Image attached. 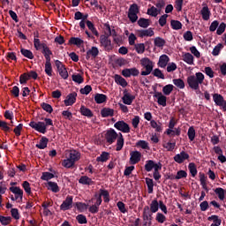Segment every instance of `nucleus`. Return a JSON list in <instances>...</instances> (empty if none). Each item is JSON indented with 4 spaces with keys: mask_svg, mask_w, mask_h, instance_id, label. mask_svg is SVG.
<instances>
[{
    "mask_svg": "<svg viewBox=\"0 0 226 226\" xmlns=\"http://www.w3.org/2000/svg\"><path fill=\"white\" fill-rule=\"evenodd\" d=\"M105 139L108 144H114V142H116L117 139L116 151H121L124 146V139L123 138V134L121 132L117 134L114 129H109L107 131L105 134Z\"/></svg>",
    "mask_w": 226,
    "mask_h": 226,
    "instance_id": "nucleus-1",
    "label": "nucleus"
},
{
    "mask_svg": "<svg viewBox=\"0 0 226 226\" xmlns=\"http://www.w3.org/2000/svg\"><path fill=\"white\" fill-rule=\"evenodd\" d=\"M204 83V74L202 72H196L195 75H191L187 78V84L191 89L197 91L199 85Z\"/></svg>",
    "mask_w": 226,
    "mask_h": 226,
    "instance_id": "nucleus-2",
    "label": "nucleus"
},
{
    "mask_svg": "<svg viewBox=\"0 0 226 226\" xmlns=\"http://www.w3.org/2000/svg\"><path fill=\"white\" fill-rule=\"evenodd\" d=\"M44 122H34L32 121L29 124V126L35 130L36 132H39V133H47V127L48 126H54V123L52 122V119L50 118H45Z\"/></svg>",
    "mask_w": 226,
    "mask_h": 226,
    "instance_id": "nucleus-3",
    "label": "nucleus"
},
{
    "mask_svg": "<svg viewBox=\"0 0 226 226\" xmlns=\"http://www.w3.org/2000/svg\"><path fill=\"white\" fill-rule=\"evenodd\" d=\"M140 64L143 68H145V71L141 72V75L144 77L147 75H151V72H153V68H154V64H153V61H151L147 57H145L140 60Z\"/></svg>",
    "mask_w": 226,
    "mask_h": 226,
    "instance_id": "nucleus-4",
    "label": "nucleus"
},
{
    "mask_svg": "<svg viewBox=\"0 0 226 226\" xmlns=\"http://www.w3.org/2000/svg\"><path fill=\"white\" fill-rule=\"evenodd\" d=\"M9 190L12 193H14V197L11 196V200H18V202H21L22 197H24V191H22V189H20V187H17V186H11V187H10Z\"/></svg>",
    "mask_w": 226,
    "mask_h": 226,
    "instance_id": "nucleus-5",
    "label": "nucleus"
},
{
    "mask_svg": "<svg viewBox=\"0 0 226 226\" xmlns=\"http://www.w3.org/2000/svg\"><path fill=\"white\" fill-rule=\"evenodd\" d=\"M137 13H139V5H137V4H133L130 6L128 11V19L131 22L134 23L138 20L139 16H137Z\"/></svg>",
    "mask_w": 226,
    "mask_h": 226,
    "instance_id": "nucleus-6",
    "label": "nucleus"
},
{
    "mask_svg": "<svg viewBox=\"0 0 226 226\" xmlns=\"http://www.w3.org/2000/svg\"><path fill=\"white\" fill-rule=\"evenodd\" d=\"M213 100L217 107H222V110L226 112V101L223 100V96L219 94H213Z\"/></svg>",
    "mask_w": 226,
    "mask_h": 226,
    "instance_id": "nucleus-7",
    "label": "nucleus"
},
{
    "mask_svg": "<svg viewBox=\"0 0 226 226\" xmlns=\"http://www.w3.org/2000/svg\"><path fill=\"white\" fill-rule=\"evenodd\" d=\"M140 72L136 67L130 68V69H124L122 71L123 77H125V79H128L130 77H139V74Z\"/></svg>",
    "mask_w": 226,
    "mask_h": 226,
    "instance_id": "nucleus-8",
    "label": "nucleus"
},
{
    "mask_svg": "<svg viewBox=\"0 0 226 226\" xmlns=\"http://www.w3.org/2000/svg\"><path fill=\"white\" fill-rule=\"evenodd\" d=\"M55 64L58 70L59 75L62 77V79H68V71H66V67L61 63L59 60H56Z\"/></svg>",
    "mask_w": 226,
    "mask_h": 226,
    "instance_id": "nucleus-9",
    "label": "nucleus"
},
{
    "mask_svg": "<svg viewBox=\"0 0 226 226\" xmlns=\"http://www.w3.org/2000/svg\"><path fill=\"white\" fill-rule=\"evenodd\" d=\"M114 126L123 133H130V125L123 120L115 123Z\"/></svg>",
    "mask_w": 226,
    "mask_h": 226,
    "instance_id": "nucleus-10",
    "label": "nucleus"
},
{
    "mask_svg": "<svg viewBox=\"0 0 226 226\" xmlns=\"http://www.w3.org/2000/svg\"><path fill=\"white\" fill-rule=\"evenodd\" d=\"M100 41L105 50H112V41L109 39V36L101 35Z\"/></svg>",
    "mask_w": 226,
    "mask_h": 226,
    "instance_id": "nucleus-11",
    "label": "nucleus"
},
{
    "mask_svg": "<svg viewBox=\"0 0 226 226\" xmlns=\"http://www.w3.org/2000/svg\"><path fill=\"white\" fill-rule=\"evenodd\" d=\"M122 100L124 105H132V103H133V100H135V96L125 89L124 90V96L122 97Z\"/></svg>",
    "mask_w": 226,
    "mask_h": 226,
    "instance_id": "nucleus-12",
    "label": "nucleus"
},
{
    "mask_svg": "<svg viewBox=\"0 0 226 226\" xmlns=\"http://www.w3.org/2000/svg\"><path fill=\"white\" fill-rule=\"evenodd\" d=\"M66 158L72 160V162H79L80 160V153L77 152V150L67 151L65 154Z\"/></svg>",
    "mask_w": 226,
    "mask_h": 226,
    "instance_id": "nucleus-13",
    "label": "nucleus"
},
{
    "mask_svg": "<svg viewBox=\"0 0 226 226\" xmlns=\"http://www.w3.org/2000/svg\"><path fill=\"white\" fill-rule=\"evenodd\" d=\"M72 204H73V197L67 196L65 200H64L62 205L60 206V209L62 211H68V209H71Z\"/></svg>",
    "mask_w": 226,
    "mask_h": 226,
    "instance_id": "nucleus-14",
    "label": "nucleus"
},
{
    "mask_svg": "<svg viewBox=\"0 0 226 226\" xmlns=\"http://www.w3.org/2000/svg\"><path fill=\"white\" fill-rule=\"evenodd\" d=\"M130 162L132 163V165H136V163H139V162H140V159L142 158V154L139 151H132L130 153Z\"/></svg>",
    "mask_w": 226,
    "mask_h": 226,
    "instance_id": "nucleus-15",
    "label": "nucleus"
},
{
    "mask_svg": "<svg viewBox=\"0 0 226 226\" xmlns=\"http://www.w3.org/2000/svg\"><path fill=\"white\" fill-rule=\"evenodd\" d=\"M100 54V50H98V48L96 47H92L90 49H88L87 51V56L86 59L87 61H89V59H95V57L98 56V55Z\"/></svg>",
    "mask_w": 226,
    "mask_h": 226,
    "instance_id": "nucleus-16",
    "label": "nucleus"
},
{
    "mask_svg": "<svg viewBox=\"0 0 226 226\" xmlns=\"http://www.w3.org/2000/svg\"><path fill=\"white\" fill-rule=\"evenodd\" d=\"M77 102V93L73 92L69 94L66 96V99L64 101L65 107H69L70 105H73Z\"/></svg>",
    "mask_w": 226,
    "mask_h": 226,
    "instance_id": "nucleus-17",
    "label": "nucleus"
},
{
    "mask_svg": "<svg viewBox=\"0 0 226 226\" xmlns=\"http://www.w3.org/2000/svg\"><path fill=\"white\" fill-rule=\"evenodd\" d=\"M190 158V154H188V153L182 151L180 154H176L174 156V161L177 163H183V162H185V160H188Z\"/></svg>",
    "mask_w": 226,
    "mask_h": 226,
    "instance_id": "nucleus-18",
    "label": "nucleus"
},
{
    "mask_svg": "<svg viewBox=\"0 0 226 226\" xmlns=\"http://www.w3.org/2000/svg\"><path fill=\"white\" fill-rule=\"evenodd\" d=\"M162 165V163H155L154 161L153 160H148L146 162V164H145V170L147 172H151V170H156V167H160Z\"/></svg>",
    "mask_w": 226,
    "mask_h": 226,
    "instance_id": "nucleus-19",
    "label": "nucleus"
},
{
    "mask_svg": "<svg viewBox=\"0 0 226 226\" xmlns=\"http://www.w3.org/2000/svg\"><path fill=\"white\" fill-rule=\"evenodd\" d=\"M138 36L139 38H144L146 36H154V31H153V28H148L145 30H138L137 31Z\"/></svg>",
    "mask_w": 226,
    "mask_h": 226,
    "instance_id": "nucleus-20",
    "label": "nucleus"
},
{
    "mask_svg": "<svg viewBox=\"0 0 226 226\" xmlns=\"http://www.w3.org/2000/svg\"><path fill=\"white\" fill-rule=\"evenodd\" d=\"M169 61H170V58L169 57V56L167 55H162L159 57V61H158V66L160 68H165L167 67V65L169 64Z\"/></svg>",
    "mask_w": 226,
    "mask_h": 226,
    "instance_id": "nucleus-21",
    "label": "nucleus"
},
{
    "mask_svg": "<svg viewBox=\"0 0 226 226\" xmlns=\"http://www.w3.org/2000/svg\"><path fill=\"white\" fill-rule=\"evenodd\" d=\"M200 15L203 20H209L211 17V11H209V7H207V5H205L204 7H202L200 11Z\"/></svg>",
    "mask_w": 226,
    "mask_h": 226,
    "instance_id": "nucleus-22",
    "label": "nucleus"
},
{
    "mask_svg": "<svg viewBox=\"0 0 226 226\" xmlns=\"http://www.w3.org/2000/svg\"><path fill=\"white\" fill-rule=\"evenodd\" d=\"M114 79H115L116 84H118V86H121L122 87H126V86H128V82L121 75L116 74L114 76Z\"/></svg>",
    "mask_w": 226,
    "mask_h": 226,
    "instance_id": "nucleus-23",
    "label": "nucleus"
},
{
    "mask_svg": "<svg viewBox=\"0 0 226 226\" xmlns=\"http://www.w3.org/2000/svg\"><path fill=\"white\" fill-rule=\"evenodd\" d=\"M143 220L147 222L149 220H153V212H151L148 206H146L143 208Z\"/></svg>",
    "mask_w": 226,
    "mask_h": 226,
    "instance_id": "nucleus-24",
    "label": "nucleus"
},
{
    "mask_svg": "<svg viewBox=\"0 0 226 226\" xmlns=\"http://www.w3.org/2000/svg\"><path fill=\"white\" fill-rule=\"evenodd\" d=\"M138 26H139V27H143L144 29H146L149 27V26H151V20L147 19L140 18L138 20Z\"/></svg>",
    "mask_w": 226,
    "mask_h": 226,
    "instance_id": "nucleus-25",
    "label": "nucleus"
},
{
    "mask_svg": "<svg viewBox=\"0 0 226 226\" xmlns=\"http://www.w3.org/2000/svg\"><path fill=\"white\" fill-rule=\"evenodd\" d=\"M101 115L102 117H112V116H114V109H110V108H103L101 110Z\"/></svg>",
    "mask_w": 226,
    "mask_h": 226,
    "instance_id": "nucleus-26",
    "label": "nucleus"
},
{
    "mask_svg": "<svg viewBox=\"0 0 226 226\" xmlns=\"http://www.w3.org/2000/svg\"><path fill=\"white\" fill-rule=\"evenodd\" d=\"M69 43H70V45H76L77 47H80V46L84 45V41L80 38L72 37L69 40Z\"/></svg>",
    "mask_w": 226,
    "mask_h": 226,
    "instance_id": "nucleus-27",
    "label": "nucleus"
},
{
    "mask_svg": "<svg viewBox=\"0 0 226 226\" xmlns=\"http://www.w3.org/2000/svg\"><path fill=\"white\" fill-rule=\"evenodd\" d=\"M42 54L44 55L46 62H50V56H52V51L49 46H43Z\"/></svg>",
    "mask_w": 226,
    "mask_h": 226,
    "instance_id": "nucleus-28",
    "label": "nucleus"
},
{
    "mask_svg": "<svg viewBox=\"0 0 226 226\" xmlns=\"http://www.w3.org/2000/svg\"><path fill=\"white\" fill-rule=\"evenodd\" d=\"M79 183L80 185H94V182L93 181V179H91L89 177L87 176H82L79 179Z\"/></svg>",
    "mask_w": 226,
    "mask_h": 226,
    "instance_id": "nucleus-29",
    "label": "nucleus"
},
{
    "mask_svg": "<svg viewBox=\"0 0 226 226\" xmlns=\"http://www.w3.org/2000/svg\"><path fill=\"white\" fill-rule=\"evenodd\" d=\"M43 46H47V43L40 41V39L38 38L34 39V47L36 50L43 49Z\"/></svg>",
    "mask_w": 226,
    "mask_h": 226,
    "instance_id": "nucleus-30",
    "label": "nucleus"
},
{
    "mask_svg": "<svg viewBox=\"0 0 226 226\" xmlns=\"http://www.w3.org/2000/svg\"><path fill=\"white\" fill-rule=\"evenodd\" d=\"M225 190L222 187H218L215 190V193L218 196L220 200H225Z\"/></svg>",
    "mask_w": 226,
    "mask_h": 226,
    "instance_id": "nucleus-31",
    "label": "nucleus"
},
{
    "mask_svg": "<svg viewBox=\"0 0 226 226\" xmlns=\"http://www.w3.org/2000/svg\"><path fill=\"white\" fill-rule=\"evenodd\" d=\"M94 101L99 104L105 103V102H107V95L102 94H96L94 96Z\"/></svg>",
    "mask_w": 226,
    "mask_h": 226,
    "instance_id": "nucleus-32",
    "label": "nucleus"
},
{
    "mask_svg": "<svg viewBox=\"0 0 226 226\" xmlns=\"http://www.w3.org/2000/svg\"><path fill=\"white\" fill-rule=\"evenodd\" d=\"M47 144H49V139L42 137L39 144H36V147H38V149H45V147H47Z\"/></svg>",
    "mask_w": 226,
    "mask_h": 226,
    "instance_id": "nucleus-33",
    "label": "nucleus"
},
{
    "mask_svg": "<svg viewBox=\"0 0 226 226\" xmlns=\"http://www.w3.org/2000/svg\"><path fill=\"white\" fill-rule=\"evenodd\" d=\"M48 190H50L54 193H57V192H59V186L57 185V183L48 182Z\"/></svg>",
    "mask_w": 226,
    "mask_h": 226,
    "instance_id": "nucleus-34",
    "label": "nucleus"
},
{
    "mask_svg": "<svg viewBox=\"0 0 226 226\" xmlns=\"http://www.w3.org/2000/svg\"><path fill=\"white\" fill-rule=\"evenodd\" d=\"M20 52L24 57H27V59H34V55H33V52L29 49H21Z\"/></svg>",
    "mask_w": 226,
    "mask_h": 226,
    "instance_id": "nucleus-35",
    "label": "nucleus"
},
{
    "mask_svg": "<svg viewBox=\"0 0 226 226\" xmlns=\"http://www.w3.org/2000/svg\"><path fill=\"white\" fill-rule=\"evenodd\" d=\"M80 113L82 116H86L87 117H93V111H91V109L86 108L85 106H81Z\"/></svg>",
    "mask_w": 226,
    "mask_h": 226,
    "instance_id": "nucleus-36",
    "label": "nucleus"
},
{
    "mask_svg": "<svg viewBox=\"0 0 226 226\" xmlns=\"http://www.w3.org/2000/svg\"><path fill=\"white\" fill-rule=\"evenodd\" d=\"M159 207H160V203H158V200H152L150 204V208H149L151 213H156Z\"/></svg>",
    "mask_w": 226,
    "mask_h": 226,
    "instance_id": "nucleus-37",
    "label": "nucleus"
},
{
    "mask_svg": "<svg viewBox=\"0 0 226 226\" xmlns=\"http://www.w3.org/2000/svg\"><path fill=\"white\" fill-rule=\"evenodd\" d=\"M183 59L185 63H187V64H193V55H192L191 53H185L183 56Z\"/></svg>",
    "mask_w": 226,
    "mask_h": 226,
    "instance_id": "nucleus-38",
    "label": "nucleus"
},
{
    "mask_svg": "<svg viewBox=\"0 0 226 226\" xmlns=\"http://www.w3.org/2000/svg\"><path fill=\"white\" fill-rule=\"evenodd\" d=\"M158 13H160V10L154 6L147 9V15H150V17H158Z\"/></svg>",
    "mask_w": 226,
    "mask_h": 226,
    "instance_id": "nucleus-39",
    "label": "nucleus"
},
{
    "mask_svg": "<svg viewBox=\"0 0 226 226\" xmlns=\"http://www.w3.org/2000/svg\"><path fill=\"white\" fill-rule=\"evenodd\" d=\"M146 185L147 186L148 193H153V188L154 186V183L153 182L152 178L147 177L145 179Z\"/></svg>",
    "mask_w": 226,
    "mask_h": 226,
    "instance_id": "nucleus-40",
    "label": "nucleus"
},
{
    "mask_svg": "<svg viewBox=\"0 0 226 226\" xmlns=\"http://www.w3.org/2000/svg\"><path fill=\"white\" fill-rule=\"evenodd\" d=\"M174 91V86L173 85H166L165 87H162V93L163 94H166V96H169L170 93Z\"/></svg>",
    "mask_w": 226,
    "mask_h": 226,
    "instance_id": "nucleus-41",
    "label": "nucleus"
},
{
    "mask_svg": "<svg viewBox=\"0 0 226 226\" xmlns=\"http://www.w3.org/2000/svg\"><path fill=\"white\" fill-rule=\"evenodd\" d=\"M172 29H175L176 31H178V29L183 28V24L180 21L172 19L170 21Z\"/></svg>",
    "mask_w": 226,
    "mask_h": 226,
    "instance_id": "nucleus-42",
    "label": "nucleus"
},
{
    "mask_svg": "<svg viewBox=\"0 0 226 226\" xmlns=\"http://www.w3.org/2000/svg\"><path fill=\"white\" fill-rule=\"evenodd\" d=\"M173 84L178 87V89H185V81L181 79H173Z\"/></svg>",
    "mask_w": 226,
    "mask_h": 226,
    "instance_id": "nucleus-43",
    "label": "nucleus"
},
{
    "mask_svg": "<svg viewBox=\"0 0 226 226\" xmlns=\"http://www.w3.org/2000/svg\"><path fill=\"white\" fill-rule=\"evenodd\" d=\"M160 170H162V164H161V166L156 167L155 170H154L153 176H154V179L155 181H158L159 179L162 178V175L160 174Z\"/></svg>",
    "mask_w": 226,
    "mask_h": 226,
    "instance_id": "nucleus-44",
    "label": "nucleus"
},
{
    "mask_svg": "<svg viewBox=\"0 0 226 226\" xmlns=\"http://www.w3.org/2000/svg\"><path fill=\"white\" fill-rule=\"evenodd\" d=\"M63 167H65V169H72L73 165H75V162H72L70 158H66L65 160L63 161L62 162Z\"/></svg>",
    "mask_w": 226,
    "mask_h": 226,
    "instance_id": "nucleus-45",
    "label": "nucleus"
},
{
    "mask_svg": "<svg viewBox=\"0 0 226 226\" xmlns=\"http://www.w3.org/2000/svg\"><path fill=\"white\" fill-rule=\"evenodd\" d=\"M167 68V72L168 73H172V72H176V70H177V64H176V63L172 62V63H169L168 65H166Z\"/></svg>",
    "mask_w": 226,
    "mask_h": 226,
    "instance_id": "nucleus-46",
    "label": "nucleus"
},
{
    "mask_svg": "<svg viewBox=\"0 0 226 226\" xmlns=\"http://www.w3.org/2000/svg\"><path fill=\"white\" fill-rule=\"evenodd\" d=\"M150 125L154 128L155 132H162V123H157L154 120H151Z\"/></svg>",
    "mask_w": 226,
    "mask_h": 226,
    "instance_id": "nucleus-47",
    "label": "nucleus"
},
{
    "mask_svg": "<svg viewBox=\"0 0 226 226\" xmlns=\"http://www.w3.org/2000/svg\"><path fill=\"white\" fill-rule=\"evenodd\" d=\"M45 73L49 77H52V64L50 62L45 63Z\"/></svg>",
    "mask_w": 226,
    "mask_h": 226,
    "instance_id": "nucleus-48",
    "label": "nucleus"
},
{
    "mask_svg": "<svg viewBox=\"0 0 226 226\" xmlns=\"http://www.w3.org/2000/svg\"><path fill=\"white\" fill-rule=\"evenodd\" d=\"M0 222L2 225H10L11 223V217L0 215Z\"/></svg>",
    "mask_w": 226,
    "mask_h": 226,
    "instance_id": "nucleus-49",
    "label": "nucleus"
},
{
    "mask_svg": "<svg viewBox=\"0 0 226 226\" xmlns=\"http://www.w3.org/2000/svg\"><path fill=\"white\" fill-rule=\"evenodd\" d=\"M87 26L88 29L93 33V34H94L95 36H98V31L94 27V25L93 24V22L87 20Z\"/></svg>",
    "mask_w": 226,
    "mask_h": 226,
    "instance_id": "nucleus-50",
    "label": "nucleus"
},
{
    "mask_svg": "<svg viewBox=\"0 0 226 226\" xmlns=\"http://www.w3.org/2000/svg\"><path fill=\"white\" fill-rule=\"evenodd\" d=\"M162 146L164 149H167V151H172L173 149H176V142H166Z\"/></svg>",
    "mask_w": 226,
    "mask_h": 226,
    "instance_id": "nucleus-51",
    "label": "nucleus"
},
{
    "mask_svg": "<svg viewBox=\"0 0 226 226\" xmlns=\"http://www.w3.org/2000/svg\"><path fill=\"white\" fill-rule=\"evenodd\" d=\"M189 170L192 177H195L197 176V166H195V163L193 162L189 163Z\"/></svg>",
    "mask_w": 226,
    "mask_h": 226,
    "instance_id": "nucleus-52",
    "label": "nucleus"
},
{
    "mask_svg": "<svg viewBox=\"0 0 226 226\" xmlns=\"http://www.w3.org/2000/svg\"><path fill=\"white\" fill-rule=\"evenodd\" d=\"M136 146L141 149H149V144L146 140H139Z\"/></svg>",
    "mask_w": 226,
    "mask_h": 226,
    "instance_id": "nucleus-53",
    "label": "nucleus"
},
{
    "mask_svg": "<svg viewBox=\"0 0 226 226\" xmlns=\"http://www.w3.org/2000/svg\"><path fill=\"white\" fill-rule=\"evenodd\" d=\"M41 106V109H43V110H45L46 112H49V114H52V112L54 111L52 106L49 103L42 102Z\"/></svg>",
    "mask_w": 226,
    "mask_h": 226,
    "instance_id": "nucleus-54",
    "label": "nucleus"
},
{
    "mask_svg": "<svg viewBox=\"0 0 226 226\" xmlns=\"http://www.w3.org/2000/svg\"><path fill=\"white\" fill-rule=\"evenodd\" d=\"M109 160V153L102 152V154L96 158V162H107Z\"/></svg>",
    "mask_w": 226,
    "mask_h": 226,
    "instance_id": "nucleus-55",
    "label": "nucleus"
},
{
    "mask_svg": "<svg viewBox=\"0 0 226 226\" xmlns=\"http://www.w3.org/2000/svg\"><path fill=\"white\" fill-rule=\"evenodd\" d=\"M187 135L192 142V140H195V128H193V126H191L189 128Z\"/></svg>",
    "mask_w": 226,
    "mask_h": 226,
    "instance_id": "nucleus-56",
    "label": "nucleus"
},
{
    "mask_svg": "<svg viewBox=\"0 0 226 226\" xmlns=\"http://www.w3.org/2000/svg\"><path fill=\"white\" fill-rule=\"evenodd\" d=\"M135 49L138 52V54H144L146 50V46L144 45V43L136 44Z\"/></svg>",
    "mask_w": 226,
    "mask_h": 226,
    "instance_id": "nucleus-57",
    "label": "nucleus"
},
{
    "mask_svg": "<svg viewBox=\"0 0 226 226\" xmlns=\"http://www.w3.org/2000/svg\"><path fill=\"white\" fill-rule=\"evenodd\" d=\"M72 80H73V82H76L77 84H82V82H84V78H82V76L80 74H73Z\"/></svg>",
    "mask_w": 226,
    "mask_h": 226,
    "instance_id": "nucleus-58",
    "label": "nucleus"
},
{
    "mask_svg": "<svg viewBox=\"0 0 226 226\" xmlns=\"http://www.w3.org/2000/svg\"><path fill=\"white\" fill-rule=\"evenodd\" d=\"M0 128L1 130H3V132H11V128L9 127L8 123H6L5 121H2L0 123Z\"/></svg>",
    "mask_w": 226,
    "mask_h": 226,
    "instance_id": "nucleus-59",
    "label": "nucleus"
},
{
    "mask_svg": "<svg viewBox=\"0 0 226 226\" xmlns=\"http://www.w3.org/2000/svg\"><path fill=\"white\" fill-rule=\"evenodd\" d=\"M154 77H157V79H165V75H163V72L160 69H154L152 72Z\"/></svg>",
    "mask_w": 226,
    "mask_h": 226,
    "instance_id": "nucleus-60",
    "label": "nucleus"
},
{
    "mask_svg": "<svg viewBox=\"0 0 226 226\" xmlns=\"http://www.w3.org/2000/svg\"><path fill=\"white\" fill-rule=\"evenodd\" d=\"M54 177V174L50 172H43L42 176L41 177V179L42 181H49V179H52Z\"/></svg>",
    "mask_w": 226,
    "mask_h": 226,
    "instance_id": "nucleus-61",
    "label": "nucleus"
},
{
    "mask_svg": "<svg viewBox=\"0 0 226 226\" xmlns=\"http://www.w3.org/2000/svg\"><path fill=\"white\" fill-rule=\"evenodd\" d=\"M154 45L155 47H163L165 45V41L162 39L161 37H156L154 39Z\"/></svg>",
    "mask_w": 226,
    "mask_h": 226,
    "instance_id": "nucleus-62",
    "label": "nucleus"
},
{
    "mask_svg": "<svg viewBox=\"0 0 226 226\" xmlns=\"http://www.w3.org/2000/svg\"><path fill=\"white\" fill-rule=\"evenodd\" d=\"M22 186L25 190V192L28 194L31 195V185L27 181H24L22 184Z\"/></svg>",
    "mask_w": 226,
    "mask_h": 226,
    "instance_id": "nucleus-63",
    "label": "nucleus"
},
{
    "mask_svg": "<svg viewBox=\"0 0 226 226\" xmlns=\"http://www.w3.org/2000/svg\"><path fill=\"white\" fill-rule=\"evenodd\" d=\"M225 29H226V24L222 22L218 26L216 34L219 35L223 34V33H225Z\"/></svg>",
    "mask_w": 226,
    "mask_h": 226,
    "instance_id": "nucleus-64",
    "label": "nucleus"
}]
</instances>
